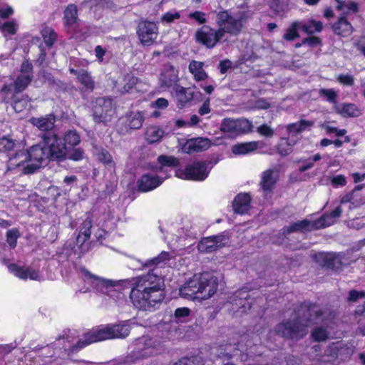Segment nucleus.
I'll use <instances>...</instances> for the list:
<instances>
[{
    "mask_svg": "<svg viewBox=\"0 0 365 365\" xmlns=\"http://www.w3.org/2000/svg\"><path fill=\"white\" fill-rule=\"evenodd\" d=\"M164 287L163 279L153 271L138 277L133 280L130 302L140 310L150 311L163 300Z\"/></svg>",
    "mask_w": 365,
    "mask_h": 365,
    "instance_id": "f257e3e1",
    "label": "nucleus"
},
{
    "mask_svg": "<svg viewBox=\"0 0 365 365\" xmlns=\"http://www.w3.org/2000/svg\"><path fill=\"white\" fill-rule=\"evenodd\" d=\"M29 156L27 172H36L46 165L48 159L62 160L66 154V148L60 147L56 135L48 134L43 136L41 144L34 145L26 150Z\"/></svg>",
    "mask_w": 365,
    "mask_h": 365,
    "instance_id": "f03ea898",
    "label": "nucleus"
},
{
    "mask_svg": "<svg viewBox=\"0 0 365 365\" xmlns=\"http://www.w3.org/2000/svg\"><path fill=\"white\" fill-rule=\"evenodd\" d=\"M218 289L217 277L210 273L194 274L180 288V295L187 299L203 301L211 298Z\"/></svg>",
    "mask_w": 365,
    "mask_h": 365,
    "instance_id": "7ed1b4c3",
    "label": "nucleus"
},
{
    "mask_svg": "<svg viewBox=\"0 0 365 365\" xmlns=\"http://www.w3.org/2000/svg\"><path fill=\"white\" fill-rule=\"evenodd\" d=\"M319 309L315 305H302L299 310V318L294 324L290 322L279 324L276 327L278 334L287 338L297 339L304 336L307 327L314 319L319 318Z\"/></svg>",
    "mask_w": 365,
    "mask_h": 365,
    "instance_id": "20e7f679",
    "label": "nucleus"
},
{
    "mask_svg": "<svg viewBox=\"0 0 365 365\" xmlns=\"http://www.w3.org/2000/svg\"><path fill=\"white\" fill-rule=\"evenodd\" d=\"M165 349L164 344L159 340L143 336L134 341L133 350L125 356L123 363L125 365L138 364L143 359L162 354Z\"/></svg>",
    "mask_w": 365,
    "mask_h": 365,
    "instance_id": "39448f33",
    "label": "nucleus"
},
{
    "mask_svg": "<svg viewBox=\"0 0 365 365\" xmlns=\"http://www.w3.org/2000/svg\"><path fill=\"white\" fill-rule=\"evenodd\" d=\"M79 274L85 283L83 292L95 291L110 296L120 298V281H111L91 274L86 269H81Z\"/></svg>",
    "mask_w": 365,
    "mask_h": 365,
    "instance_id": "423d86ee",
    "label": "nucleus"
},
{
    "mask_svg": "<svg viewBox=\"0 0 365 365\" xmlns=\"http://www.w3.org/2000/svg\"><path fill=\"white\" fill-rule=\"evenodd\" d=\"M249 14L245 11L234 15L230 14L227 11H220L217 14L216 23L218 31L220 32L222 42L229 41V36H236L242 31V21L247 18Z\"/></svg>",
    "mask_w": 365,
    "mask_h": 365,
    "instance_id": "0eeeda50",
    "label": "nucleus"
},
{
    "mask_svg": "<svg viewBox=\"0 0 365 365\" xmlns=\"http://www.w3.org/2000/svg\"><path fill=\"white\" fill-rule=\"evenodd\" d=\"M32 79V65L28 61L23 62L20 73L14 83V87L11 85H4L1 89V94L4 100L12 99L14 93H20L24 91L29 85Z\"/></svg>",
    "mask_w": 365,
    "mask_h": 365,
    "instance_id": "6e6552de",
    "label": "nucleus"
},
{
    "mask_svg": "<svg viewBox=\"0 0 365 365\" xmlns=\"http://www.w3.org/2000/svg\"><path fill=\"white\" fill-rule=\"evenodd\" d=\"M341 206H339L330 214L324 215L317 221L310 222L307 220L297 221L287 227V232H306L330 226L341 215Z\"/></svg>",
    "mask_w": 365,
    "mask_h": 365,
    "instance_id": "1a4fd4ad",
    "label": "nucleus"
},
{
    "mask_svg": "<svg viewBox=\"0 0 365 365\" xmlns=\"http://www.w3.org/2000/svg\"><path fill=\"white\" fill-rule=\"evenodd\" d=\"M212 168L210 161L195 162L185 169L176 170L175 175L182 180L202 181L207 178Z\"/></svg>",
    "mask_w": 365,
    "mask_h": 365,
    "instance_id": "9d476101",
    "label": "nucleus"
},
{
    "mask_svg": "<svg viewBox=\"0 0 365 365\" xmlns=\"http://www.w3.org/2000/svg\"><path fill=\"white\" fill-rule=\"evenodd\" d=\"M84 339H79L76 344V348L80 349L92 343L98 342L100 341L112 339L110 335L109 325H103L99 327L93 329L92 330L86 332L83 336Z\"/></svg>",
    "mask_w": 365,
    "mask_h": 365,
    "instance_id": "9b49d317",
    "label": "nucleus"
},
{
    "mask_svg": "<svg viewBox=\"0 0 365 365\" xmlns=\"http://www.w3.org/2000/svg\"><path fill=\"white\" fill-rule=\"evenodd\" d=\"M197 41L205 46L207 48H214L216 44L222 41V35L217 29L208 26H203L195 33Z\"/></svg>",
    "mask_w": 365,
    "mask_h": 365,
    "instance_id": "f8f14e48",
    "label": "nucleus"
},
{
    "mask_svg": "<svg viewBox=\"0 0 365 365\" xmlns=\"http://www.w3.org/2000/svg\"><path fill=\"white\" fill-rule=\"evenodd\" d=\"M252 123L245 118L232 120L230 118L224 120L221 125V130L231 137L240 133H247L252 130Z\"/></svg>",
    "mask_w": 365,
    "mask_h": 365,
    "instance_id": "ddd939ff",
    "label": "nucleus"
},
{
    "mask_svg": "<svg viewBox=\"0 0 365 365\" xmlns=\"http://www.w3.org/2000/svg\"><path fill=\"white\" fill-rule=\"evenodd\" d=\"M138 35L140 42L145 46L153 44L158 35L157 24L151 21H141L138 25Z\"/></svg>",
    "mask_w": 365,
    "mask_h": 365,
    "instance_id": "4468645a",
    "label": "nucleus"
},
{
    "mask_svg": "<svg viewBox=\"0 0 365 365\" xmlns=\"http://www.w3.org/2000/svg\"><path fill=\"white\" fill-rule=\"evenodd\" d=\"M166 179V175L163 176L153 168L152 173H146L138 181V186L140 190L148 192L160 186Z\"/></svg>",
    "mask_w": 365,
    "mask_h": 365,
    "instance_id": "2eb2a0df",
    "label": "nucleus"
},
{
    "mask_svg": "<svg viewBox=\"0 0 365 365\" xmlns=\"http://www.w3.org/2000/svg\"><path fill=\"white\" fill-rule=\"evenodd\" d=\"M29 156L26 150H19L9 157L8 170H15L16 173L23 174H31L32 172H27L26 169L29 164Z\"/></svg>",
    "mask_w": 365,
    "mask_h": 365,
    "instance_id": "dca6fc26",
    "label": "nucleus"
},
{
    "mask_svg": "<svg viewBox=\"0 0 365 365\" xmlns=\"http://www.w3.org/2000/svg\"><path fill=\"white\" fill-rule=\"evenodd\" d=\"M227 243L228 238L224 235H220L202 239L197 245V248L200 252L208 253L217 250Z\"/></svg>",
    "mask_w": 365,
    "mask_h": 365,
    "instance_id": "f3484780",
    "label": "nucleus"
},
{
    "mask_svg": "<svg viewBox=\"0 0 365 365\" xmlns=\"http://www.w3.org/2000/svg\"><path fill=\"white\" fill-rule=\"evenodd\" d=\"M173 257V254L172 252H162L159 254L158 256L147 260L143 262L138 259L133 260V269H143L145 268H152L155 267H162L166 264Z\"/></svg>",
    "mask_w": 365,
    "mask_h": 365,
    "instance_id": "a211bd4d",
    "label": "nucleus"
},
{
    "mask_svg": "<svg viewBox=\"0 0 365 365\" xmlns=\"http://www.w3.org/2000/svg\"><path fill=\"white\" fill-rule=\"evenodd\" d=\"M8 269L11 273L21 279L39 281L43 279V276L38 269L31 267H21L16 264H10Z\"/></svg>",
    "mask_w": 365,
    "mask_h": 365,
    "instance_id": "6ab92c4d",
    "label": "nucleus"
},
{
    "mask_svg": "<svg viewBox=\"0 0 365 365\" xmlns=\"http://www.w3.org/2000/svg\"><path fill=\"white\" fill-rule=\"evenodd\" d=\"M179 70L171 64L164 66L159 77L162 88H169L179 81Z\"/></svg>",
    "mask_w": 365,
    "mask_h": 365,
    "instance_id": "aec40b11",
    "label": "nucleus"
},
{
    "mask_svg": "<svg viewBox=\"0 0 365 365\" xmlns=\"http://www.w3.org/2000/svg\"><path fill=\"white\" fill-rule=\"evenodd\" d=\"M361 185H358L350 192L341 196L340 205L349 203V209L352 210L365 203V196L360 193Z\"/></svg>",
    "mask_w": 365,
    "mask_h": 365,
    "instance_id": "412c9836",
    "label": "nucleus"
},
{
    "mask_svg": "<svg viewBox=\"0 0 365 365\" xmlns=\"http://www.w3.org/2000/svg\"><path fill=\"white\" fill-rule=\"evenodd\" d=\"M143 115H122L118 123V130L125 133L129 129H138L142 126Z\"/></svg>",
    "mask_w": 365,
    "mask_h": 365,
    "instance_id": "4be33fe9",
    "label": "nucleus"
},
{
    "mask_svg": "<svg viewBox=\"0 0 365 365\" xmlns=\"http://www.w3.org/2000/svg\"><path fill=\"white\" fill-rule=\"evenodd\" d=\"M91 220L88 218L86 219L82 224V227L76 238L77 245L81 252H86L90 249L88 240L91 236Z\"/></svg>",
    "mask_w": 365,
    "mask_h": 365,
    "instance_id": "5701e85b",
    "label": "nucleus"
},
{
    "mask_svg": "<svg viewBox=\"0 0 365 365\" xmlns=\"http://www.w3.org/2000/svg\"><path fill=\"white\" fill-rule=\"evenodd\" d=\"M210 141L207 138H192L185 142L182 148V152L185 153L200 152L208 149L210 147Z\"/></svg>",
    "mask_w": 365,
    "mask_h": 365,
    "instance_id": "b1692460",
    "label": "nucleus"
},
{
    "mask_svg": "<svg viewBox=\"0 0 365 365\" xmlns=\"http://www.w3.org/2000/svg\"><path fill=\"white\" fill-rule=\"evenodd\" d=\"M249 298V293L247 290L243 289L235 293L232 301L233 304L237 307V311L244 312L247 309L251 308Z\"/></svg>",
    "mask_w": 365,
    "mask_h": 365,
    "instance_id": "393cba45",
    "label": "nucleus"
},
{
    "mask_svg": "<svg viewBox=\"0 0 365 365\" xmlns=\"http://www.w3.org/2000/svg\"><path fill=\"white\" fill-rule=\"evenodd\" d=\"M158 162L160 166H155L154 168L163 176L168 178L167 169L165 167L174 168L179 165V160L173 156L162 155L158 158Z\"/></svg>",
    "mask_w": 365,
    "mask_h": 365,
    "instance_id": "a878e982",
    "label": "nucleus"
},
{
    "mask_svg": "<svg viewBox=\"0 0 365 365\" xmlns=\"http://www.w3.org/2000/svg\"><path fill=\"white\" fill-rule=\"evenodd\" d=\"M277 179L278 174L274 170H267L262 173L261 187L265 193L272 191Z\"/></svg>",
    "mask_w": 365,
    "mask_h": 365,
    "instance_id": "bb28decb",
    "label": "nucleus"
},
{
    "mask_svg": "<svg viewBox=\"0 0 365 365\" xmlns=\"http://www.w3.org/2000/svg\"><path fill=\"white\" fill-rule=\"evenodd\" d=\"M188 69L196 81H203L208 78V74L204 69V63L201 61H191Z\"/></svg>",
    "mask_w": 365,
    "mask_h": 365,
    "instance_id": "cd10ccee",
    "label": "nucleus"
},
{
    "mask_svg": "<svg viewBox=\"0 0 365 365\" xmlns=\"http://www.w3.org/2000/svg\"><path fill=\"white\" fill-rule=\"evenodd\" d=\"M262 145V143L259 141L237 143L232 147V151L235 155H247L256 150Z\"/></svg>",
    "mask_w": 365,
    "mask_h": 365,
    "instance_id": "c85d7f7f",
    "label": "nucleus"
},
{
    "mask_svg": "<svg viewBox=\"0 0 365 365\" xmlns=\"http://www.w3.org/2000/svg\"><path fill=\"white\" fill-rule=\"evenodd\" d=\"M250 196L247 193H240L233 202V209L239 214L245 213L250 207Z\"/></svg>",
    "mask_w": 365,
    "mask_h": 365,
    "instance_id": "c756f323",
    "label": "nucleus"
},
{
    "mask_svg": "<svg viewBox=\"0 0 365 365\" xmlns=\"http://www.w3.org/2000/svg\"><path fill=\"white\" fill-rule=\"evenodd\" d=\"M31 123L41 130H48L54 127V115H38L31 118Z\"/></svg>",
    "mask_w": 365,
    "mask_h": 365,
    "instance_id": "7c9ffc66",
    "label": "nucleus"
},
{
    "mask_svg": "<svg viewBox=\"0 0 365 365\" xmlns=\"http://www.w3.org/2000/svg\"><path fill=\"white\" fill-rule=\"evenodd\" d=\"M112 339L125 338L130 331V327L127 322L119 324H108Z\"/></svg>",
    "mask_w": 365,
    "mask_h": 365,
    "instance_id": "2f4dec72",
    "label": "nucleus"
},
{
    "mask_svg": "<svg viewBox=\"0 0 365 365\" xmlns=\"http://www.w3.org/2000/svg\"><path fill=\"white\" fill-rule=\"evenodd\" d=\"M333 30L337 35L348 36L352 34L353 27L344 17H341L339 21L333 25Z\"/></svg>",
    "mask_w": 365,
    "mask_h": 365,
    "instance_id": "473e14b6",
    "label": "nucleus"
},
{
    "mask_svg": "<svg viewBox=\"0 0 365 365\" xmlns=\"http://www.w3.org/2000/svg\"><path fill=\"white\" fill-rule=\"evenodd\" d=\"M173 95L182 105L187 103L193 98V92L190 88H184L179 85L175 86Z\"/></svg>",
    "mask_w": 365,
    "mask_h": 365,
    "instance_id": "72a5a7b5",
    "label": "nucleus"
},
{
    "mask_svg": "<svg viewBox=\"0 0 365 365\" xmlns=\"http://www.w3.org/2000/svg\"><path fill=\"white\" fill-rule=\"evenodd\" d=\"M64 24L66 27L70 28L74 26L77 22V7L74 4H69L64 11Z\"/></svg>",
    "mask_w": 365,
    "mask_h": 365,
    "instance_id": "f704fd0d",
    "label": "nucleus"
},
{
    "mask_svg": "<svg viewBox=\"0 0 365 365\" xmlns=\"http://www.w3.org/2000/svg\"><path fill=\"white\" fill-rule=\"evenodd\" d=\"M312 122L308 120H300L299 122L289 124L287 125L289 138L294 134L300 133L306 130H309L312 126Z\"/></svg>",
    "mask_w": 365,
    "mask_h": 365,
    "instance_id": "c9c22d12",
    "label": "nucleus"
},
{
    "mask_svg": "<svg viewBox=\"0 0 365 365\" xmlns=\"http://www.w3.org/2000/svg\"><path fill=\"white\" fill-rule=\"evenodd\" d=\"M164 135V131L158 127L153 126L147 129L145 140L149 143L159 142Z\"/></svg>",
    "mask_w": 365,
    "mask_h": 365,
    "instance_id": "e433bc0d",
    "label": "nucleus"
},
{
    "mask_svg": "<svg viewBox=\"0 0 365 365\" xmlns=\"http://www.w3.org/2000/svg\"><path fill=\"white\" fill-rule=\"evenodd\" d=\"M302 29L307 34L320 32L323 29V24L319 21L310 19L307 22L300 21Z\"/></svg>",
    "mask_w": 365,
    "mask_h": 365,
    "instance_id": "4c0bfd02",
    "label": "nucleus"
},
{
    "mask_svg": "<svg viewBox=\"0 0 365 365\" xmlns=\"http://www.w3.org/2000/svg\"><path fill=\"white\" fill-rule=\"evenodd\" d=\"M336 9L344 14H355L358 11V4L351 0H337Z\"/></svg>",
    "mask_w": 365,
    "mask_h": 365,
    "instance_id": "58836bf2",
    "label": "nucleus"
},
{
    "mask_svg": "<svg viewBox=\"0 0 365 365\" xmlns=\"http://www.w3.org/2000/svg\"><path fill=\"white\" fill-rule=\"evenodd\" d=\"M63 141L65 143V145H61L60 143L58 141L59 146H66L68 149H70L71 148L79 144L81 140L80 136L76 131L68 130L64 135Z\"/></svg>",
    "mask_w": 365,
    "mask_h": 365,
    "instance_id": "ea45409f",
    "label": "nucleus"
},
{
    "mask_svg": "<svg viewBox=\"0 0 365 365\" xmlns=\"http://www.w3.org/2000/svg\"><path fill=\"white\" fill-rule=\"evenodd\" d=\"M71 73H73L77 75V78L78 81L83 84L87 89L92 90L93 88V81L89 74L85 71H80L78 72L76 71L74 69L71 68Z\"/></svg>",
    "mask_w": 365,
    "mask_h": 365,
    "instance_id": "a19ab883",
    "label": "nucleus"
},
{
    "mask_svg": "<svg viewBox=\"0 0 365 365\" xmlns=\"http://www.w3.org/2000/svg\"><path fill=\"white\" fill-rule=\"evenodd\" d=\"M0 29L3 35L6 37L9 35H14L18 29V24L15 20L6 21L0 25Z\"/></svg>",
    "mask_w": 365,
    "mask_h": 365,
    "instance_id": "79ce46f5",
    "label": "nucleus"
},
{
    "mask_svg": "<svg viewBox=\"0 0 365 365\" xmlns=\"http://www.w3.org/2000/svg\"><path fill=\"white\" fill-rule=\"evenodd\" d=\"M302 29L301 22H294L284 34V38L287 41H292L299 37L297 30Z\"/></svg>",
    "mask_w": 365,
    "mask_h": 365,
    "instance_id": "37998d69",
    "label": "nucleus"
},
{
    "mask_svg": "<svg viewBox=\"0 0 365 365\" xmlns=\"http://www.w3.org/2000/svg\"><path fill=\"white\" fill-rule=\"evenodd\" d=\"M319 94L321 98L326 100L329 103H335L338 96V93L332 88L325 89L322 88L319 91Z\"/></svg>",
    "mask_w": 365,
    "mask_h": 365,
    "instance_id": "c03bdc74",
    "label": "nucleus"
},
{
    "mask_svg": "<svg viewBox=\"0 0 365 365\" xmlns=\"http://www.w3.org/2000/svg\"><path fill=\"white\" fill-rule=\"evenodd\" d=\"M42 36L43 38L44 42L48 46H51L53 44L56 39V34L50 28H45L41 31Z\"/></svg>",
    "mask_w": 365,
    "mask_h": 365,
    "instance_id": "a18cd8bd",
    "label": "nucleus"
},
{
    "mask_svg": "<svg viewBox=\"0 0 365 365\" xmlns=\"http://www.w3.org/2000/svg\"><path fill=\"white\" fill-rule=\"evenodd\" d=\"M97 157L98 159L110 168L115 167V163L113 160V158L107 150H102L97 154Z\"/></svg>",
    "mask_w": 365,
    "mask_h": 365,
    "instance_id": "49530a36",
    "label": "nucleus"
},
{
    "mask_svg": "<svg viewBox=\"0 0 365 365\" xmlns=\"http://www.w3.org/2000/svg\"><path fill=\"white\" fill-rule=\"evenodd\" d=\"M19 237V231L16 228L7 231L6 241L11 247L14 248L16 246L17 240Z\"/></svg>",
    "mask_w": 365,
    "mask_h": 365,
    "instance_id": "de8ad7c7",
    "label": "nucleus"
},
{
    "mask_svg": "<svg viewBox=\"0 0 365 365\" xmlns=\"http://www.w3.org/2000/svg\"><path fill=\"white\" fill-rule=\"evenodd\" d=\"M270 7L276 12L280 13L287 8L288 0H271Z\"/></svg>",
    "mask_w": 365,
    "mask_h": 365,
    "instance_id": "09e8293b",
    "label": "nucleus"
},
{
    "mask_svg": "<svg viewBox=\"0 0 365 365\" xmlns=\"http://www.w3.org/2000/svg\"><path fill=\"white\" fill-rule=\"evenodd\" d=\"M292 145L286 138H282L278 145V152L281 155H287L292 152Z\"/></svg>",
    "mask_w": 365,
    "mask_h": 365,
    "instance_id": "8fccbe9b",
    "label": "nucleus"
},
{
    "mask_svg": "<svg viewBox=\"0 0 365 365\" xmlns=\"http://www.w3.org/2000/svg\"><path fill=\"white\" fill-rule=\"evenodd\" d=\"M65 147L66 148V154L62 160L67 158L68 159L78 161V160H81L83 158V150H81L80 148H77L72 151H69V149H68V148L66 146H65Z\"/></svg>",
    "mask_w": 365,
    "mask_h": 365,
    "instance_id": "3c124183",
    "label": "nucleus"
},
{
    "mask_svg": "<svg viewBox=\"0 0 365 365\" xmlns=\"http://www.w3.org/2000/svg\"><path fill=\"white\" fill-rule=\"evenodd\" d=\"M180 14L178 11H168L164 14L161 19L160 21L163 24H170L173 22L175 20L180 19Z\"/></svg>",
    "mask_w": 365,
    "mask_h": 365,
    "instance_id": "603ef678",
    "label": "nucleus"
},
{
    "mask_svg": "<svg viewBox=\"0 0 365 365\" xmlns=\"http://www.w3.org/2000/svg\"><path fill=\"white\" fill-rule=\"evenodd\" d=\"M257 132L262 136L272 138L274 134V130L268 125L263 124L257 128Z\"/></svg>",
    "mask_w": 365,
    "mask_h": 365,
    "instance_id": "864d4df0",
    "label": "nucleus"
},
{
    "mask_svg": "<svg viewBox=\"0 0 365 365\" xmlns=\"http://www.w3.org/2000/svg\"><path fill=\"white\" fill-rule=\"evenodd\" d=\"M125 82L123 87L120 90L122 93L129 92L133 86L136 84L138 79L134 76H126L124 78Z\"/></svg>",
    "mask_w": 365,
    "mask_h": 365,
    "instance_id": "5fc2aeb1",
    "label": "nucleus"
},
{
    "mask_svg": "<svg viewBox=\"0 0 365 365\" xmlns=\"http://www.w3.org/2000/svg\"><path fill=\"white\" fill-rule=\"evenodd\" d=\"M323 128L325 130L327 134H334L336 136H343L346 133V130L345 129H337L336 127L331 126L329 124H325L322 125Z\"/></svg>",
    "mask_w": 365,
    "mask_h": 365,
    "instance_id": "6e6d98bb",
    "label": "nucleus"
},
{
    "mask_svg": "<svg viewBox=\"0 0 365 365\" xmlns=\"http://www.w3.org/2000/svg\"><path fill=\"white\" fill-rule=\"evenodd\" d=\"M330 354H327L323 356V359H322V362H333L334 359L336 356H338V354L339 352V347L336 345H333L330 348Z\"/></svg>",
    "mask_w": 365,
    "mask_h": 365,
    "instance_id": "4d7b16f0",
    "label": "nucleus"
},
{
    "mask_svg": "<svg viewBox=\"0 0 365 365\" xmlns=\"http://www.w3.org/2000/svg\"><path fill=\"white\" fill-rule=\"evenodd\" d=\"M312 336L316 341H323L327 339L328 332L324 329L317 328L314 330Z\"/></svg>",
    "mask_w": 365,
    "mask_h": 365,
    "instance_id": "13d9d810",
    "label": "nucleus"
},
{
    "mask_svg": "<svg viewBox=\"0 0 365 365\" xmlns=\"http://www.w3.org/2000/svg\"><path fill=\"white\" fill-rule=\"evenodd\" d=\"M337 79L344 86H351L354 83V78L349 74H340L337 76Z\"/></svg>",
    "mask_w": 365,
    "mask_h": 365,
    "instance_id": "bf43d9fd",
    "label": "nucleus"
},
{
    "mask_svg": "<svg viewBox=\"0 0 365 365\" xmlns=\"http://www.w3.org/2000/svg\"><path fill=\"white\" fill-rule=\"evenodd\" d=\"M14 145V141L7 138H3L0 140V150H11Z\"/></svg>",
    "mask_w": 365,
    "mask_h": 365,
    "instance_id": "052dcab7",
    "label": "nucleus"
},
{
    "mask_svg": "<svg viewBox=\"0 0 365 365\" xmlns=\"http://www.w3.org/2000/svg\"><path fill=\"white\" fill-rule=\"evenodd\" d=\"M97 103L103 107V110L105 112L110 111L113 106V101L111 98H100L98 100Z\"/></svg>",
    "mask_w": 365,
    "mask_h": 365,
    "instance_id": "680f3d73",
    "label": "nucleus"
},
{
    "mask_svg": "<svg viewBox=\"0 0 365 365\" xmlns=\"http://www.w3.org/2000/svg\"><path fill=\"white\" fill-rule=\"evenodd\" d=\"M190 314V310L187 307L178 308L175 311V317L179 320H181L183 318L188 317Z\"/></svg>",
    "mask_w": 365,
    "mask_h": 365,
    "instance_id": "e2e57ef3",
    "label": "nucleus"
},
{
    "mask_svg": "<svg viewBox=\"0 0 365 365\" xmlns=\"http://www.w3.org/2000/svg\"><path fill=\"white\" fill-rule=\"evenodd\" d=\"M199 122V119L197 115H192L190 119V121L185 122L184 120H178L176 122V124L178 127H184V126H192L196 125Z\"/></svg>",
    "mask_w": 365,
    "mask_h": 365,
    "instance_id": "0e129e2a",
    "label": "nucleus"
},
{
    "mask_svg": "<svg viewBox=\"0 0 365 365\" xmlns=\"http://www.w3.org/2000/svg\"><path fill=\"white\" fill-rule=\"evenodd\" d=\"M365 297V292L361 291L358 292L356 290H351L349 294V302H356L358 299H362Z\"/></svg>",
    "mask_w": 365,
    "mask_h": 365,
    "instance_id": "69168bd1",
    "label": "nucleus"
},
{
    "mask_svg": "<svg viewBox=\"0 0 365 365\" xmlns=\"http://www.w3.org/2000/svg\"><path fill=\"white\" fill-rule=\"evenodd\" d=\"M189 17L194 19L200 24H203L206 21L205 14L201 11H195L189 14Z\"/></svg>",
    "mask_w": 365,
    "mask_h": 365,
    "instance_id": "338daca9",
    "label": "nucleus"
},
{
    "mask_svg": "<svg viewBox=\"0 0 365 365\" xmlns=\"http://www.w3.org/2000/svg\"><path fill=\"white\" fill-rule=\"evenodd\" d=\"M331 182L336 187L344 186L346 183V178L344 175H339L334 176L331 179Z\"/></svg>",
    "mask_w": 365,
    "mask_h": 365,
    "instance_id": "774afa93",
    "label": "nucleus"
}]
</instances>
